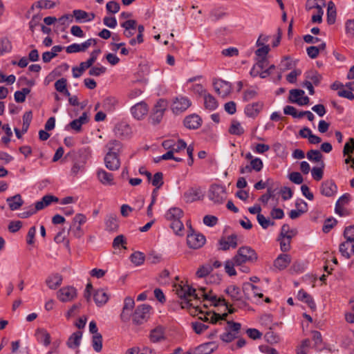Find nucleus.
Masks as SVG:
<instances>
[{
	"instance_id": "nucleus-58",
	"label": "nucleus",
	"mask_w": 354,
	"mask_h": 354,
	"mask_svg": "<svg viewBox=\"0 0 354 354\" xmlns=\"http://www.w3.org/2000/svg\"><path fill=\"white\" fill-rule=\"evenodd\" d=\"M354 151V139L353 138H349V142L344 145L343 149L344 156H352Z\"/></svg>"
},
{
	"instance_id": "nucleus-53",
	"label": "nucleus",
	"mask_w": 354,
	"mask_h": 354,
	"mask_svg": "<svg viewBox=\"0 0 354 354\" xmlns=\"http://www.w3.org/2000/svg\"><path fill=\"white\" fill-rule=\"evenodd\" d=\"M130 259L136 266H140L145 261V255L140 252H136L131 255Z\"/></svg>"
},
{
	"instance_id": "nucleus-30",
	"label": "nucleus",
	"mask_w": 354,
	"mask_h": 354,
	"mask_svg": "<svg viewBox=\"0 0 354 354\" xmlns=\"http://www.w3.org/2000/svg\"><path fill=\"white\" fill-rule=\"evenodd\" d=\"M121 26L124 28V35L127 37H131L136 32L137 21L134 19H129L123 22Z\"/></svg>"
},
{
	"instance_id": "nucleus-40",
	"label": "nucleus",
	"mask_w": 354,
	"mask_h": 354,
	"mask_svg": "<svg viewBox=\"0 0 354 354\" xmlns=\"http://www.w3.org/2000/svg\"><path fill=\"white\" fill-rule=\"evenodd\" d=\"M204 105L207 109L213 111L217 108L218 102L212 95L209 93H205Z\"/></svg>"
},
{
	"instance_id": "nucleus-55",
	"label": "nucleus",
	"mask_w": 354,
	"mask_h": 354,
	"mask_svg": "<svg viewBox=\"0 0 354 354\" xmlns=\"http://www.w3.org/2000/svg\"><path fill=\"white\" fill-rule=\"evenodd\" d=\"M170 227L174 231L175 234L178 235H181L184 230V225L180 219L171 221Z\"/></svg>"
},
{
	"instance_id": "nucleus-7",
	"label": "nucleus",
	"mask_w": 354,
	"mask_h": 354,
	"mask_svg": "<svg viewBox=\"0 0 354 354\" xmlns=\"http://www.w3.org/2000/svg\"><path fill=\"white\" fill-rule=\"evenodd\" d=\"M167 103L163 100H160L154 106L153 112L149 117V121L153 124H159L166 110Z\"/></svg>"
},
{
	"instance_id": "nucleus-19",
	"label": "nucleus",
	"mask_w": 354,
	"mask_h": 354,
	"mask_svg": "<svg viewBox=\"0 0 354 354\" xmlns=\"http://www.w3.org/2000/svg\"><path fill=\"white\" fill-rule=\"evenodd\" d=\"M148 105L145 102H140L131 109L132 115L137 120L142 119L148 113Z\"/></svg>"
},
{
	"instance_id": "nucleus-15",
	"label": "nucleus",
	"mask_w": 354,
	"mask_h": 354,
	"mask_svg": "<svg viewBox=\"0 0 354 354\" xmlns=\"http://www.w3.org/2000/svg\"><path fill=\"white\" fill-rule=\"evenodd\" d=\"M213 86L217 94L222 97L228 95L231 92V85L229 82L223 80H216L213 82Z\"/></svg>"
},
{
	"instance_id": "nucleus-61",
	"label": "nucleus",
	"mask_w": 354,
	"mask_h": 354,
	"mask_svg": "<svg viewBox=\"0 0 354 354\" xmlns=\"http://www.w3.org/2000/svg\"><path fill=\"white\" fill-rule=\"evenodd\" d=\"M310 345V341L309 339H304L300 346L297 349V354H307Z\"/></svg>"
},
{
	"instance_id": "nucleus-20",
	"label": "nucleus",
	"mask_w": 354,
	"mask_h": 354,
	"mask_svg": "<svg viewBox=\"0 0 354 354\" xmlns=\"http://www.w3.org/2000/svg\"><path fill=\"white\" fill-rule=\"evenodd\" d=\"M135 306L134 299L131 297H127L124 300V306L122 311L120 315V319L122 322H127L130 319V311Z\"/></svg>"
},
{
	"instance_id": "nucleus-47",
	"label": "nucleus",
	"mask_w": 354,
	"mask_h": 354,
	"mask_svg": "<svg viewBox=\"0 0 354 354\" xmlns=\"http://www.w3.org/2000/svg\"><path fill=\"white\" fill-rule=\"evenodd\" d=\"M336 10L333 2H330L327 10V22L328 24H333L335 21Z\"/></svg>"
},
{
	"instance_id": "nucleus-6",
	"label": "nucleus",
	"mask_w": 354,
	"mask_h": 354,
	"mask_svg": "<svg viewBox=\"0 0 354 354\" xmlns=\"http://www.w3.org/2000/svg\"><path fill=\"white\" fill-rule=\"evenodd\" d=\"M100 52V49L93 50L91 53L90 58L86 62H81L79 67H73L72 70L73 76L75 78L80 77L86 69L93 64Z\"/></svg>"
},
{
	"instance_id": "nucleus-56",
	"label": "nucleus",
	"mask_w": 354,
	"mask_h": 354,
	"mask_svg": "<svg viewBox=\"0 0 354 354\" xmlns=\"http://www.w3.org/2000/svg\"><path fill=\"white\" fill-rule=\"evenodd\" d=\"M337 223L336 219L333 218H327L323 225L322 231L324 233H328Z\"/></svg>"
},
{
	"instance_id": "nucleus-38",
	"label": "nucleus",
	"mask_w": 354,
	"mask_h": 354,
	"mask_svg": "<svg viewBox=\"0 0 354 354\" xmlns=\"http://www.w3.org/2000/svg\"><path fill=\"white\" fill-rule=\"evenodd\" d=\"M93 299L96 305L101 306L108 301L109 296L103 289H99L95 291Z\"/></svg>"
},
{
	"instance_id": "nucleus-32",
	"label": "nucleus",
	"mask_w": 354,
	"mask_h": 354,
	"mask_svg": "<svg viewBox=\"0 0 354 354\" xmlns=\"http://www.w3.org/2000/svg\"><path fill=\"white\" fill-rule=\"evenodd\" d=\"M35 336L39 342L42 343L45 346L50 345L51 342L50 335L44 328H37Z\"/></svg>"
},
{
	"instance_id": "nucleus-42",
	"label": "nucleus",
	"mask_w": 354,
	"mask_h": 354,
	"mask_svg": "<svg viewBox=\"0 0 354 354\" xmlns=\"http://www.w3.org/2000/svg\"><path fill=\"white\" fill-rule=\"evenodd\" d=\"M62 281V276L59 274H55L49 277L46 279V284L50 289H56L58 286H59Z\"/></svg>"
},
{
	"instance_id": "nucleus-3",
	"label": "nucleus",
	"mask_w": 354,
	"mask_h": 354,
	"mask_svg": "<svg viewBox=\"0 0 354 354\" xmlns=\"http://www.w3.org/2000/svg\"><path fill=\"white\" fill-rule=\"evenodd\" d=\"M151 307L148 304H142L137 306L131 315L133 324L139 326L146 323L150 317Z\"/></svg>"
},
{
	"instance_id": "nucleus-9",
	"label": "nucleus",
	"mask_w": 354,
	"mask_h": 354,
	"mask_svg": "<svg viewBox=\"0 0 354 354\" xmlns=\"http://www.w3.org/2000/svg\"><path fill=\"white\" fill-rule=\"evenodd\" d=\"M209 197L216 203H222L227 198L225 189L221 185H214L210 187Z\"/></svg>"
},
{
	"instance_id": "nucleus-44",
	"label": "nucleus",
	"mask_w": 354,
	"mask_h": 354,
	"mask_svg": "<svg viewBox=\"0 0 354 354\" xmlns=\"http://www.w3.org/2000/svg\"><path fill=\"white\" fill-rule=\"evenodd\" d=\"M228 131L232 135L241 136L244 133V129L239 122L232 120Z\"/></svg>"
},
{
	"instance_id": "nucleus-41",
	"label": "nucleus",
	"mask_w": 354,
	"mask_h": 354,
	"mask_svg": "<svg viewBox=\"0 0 354 354\" xmlns=\"http://www.w3.org/2000/svg\"><path fill=\"white\" fill-rule=\"evenodd\" d=\"M213 270V267L210 262H208L205 264L201 266L196 272V275L198 278H203L207 276Z\"/></svg>"
},
{
	"instance_id": "nucleus-1",
	"label": "nucleus",
	"mask_w": 354,
	"mask_h": 354,
	"mask_svg": "<svg viewBox=\"0 0 354 354\" xmlns=\"http://www.w3.org/2000/svg\"><path fill=\"white\" fill-rule=\"evenodd\" d=\"M174 290L182 300L180 302L182 308H188L193 306V304L191 303L192 298L198 297V295L196 294V289L192 288L187 284H183V282L180 284H175Z\"/></svg>"
},
{
	"instance_id": "nucleus-45",
	"label": "nucleus",
	"mask_w": 354,
	"mask_h": 354,
	"mask_svg": "<svg viewBox=\"0 0 354 354\" xmlns=\"http://www.w3.org/2000/svg\"><path fill=\"white\" fill-rule=\"evenodd\" d=\"M55 3L50 0H40L35 2L32 5L30 10H33L35 7L39 9L52 8L55 6Z\"/></svg>"
},
{
	"instance_id": "nucleus-14",
	"label": "nucleus",
	"mask_w": 354,
	"mask_h": 354,
	"mask_svg": "<svg viewBox=\"0 0 354 354\" xmlns=\"http://www.w3.org/2000/svg\"><path fill=\"white\" fill-rule=\"evenodd\" d=\"M76 297L77 290L73 286L63 287L57 292V297L62 302L71 301Z\"/></svg>"
},
{
	"instance_id": "nucleus-25",
	"label": "nucleus",
	"mask_w": 354,
	"mask_h": 354,
	"mask_svg": "<svg viewBox=\"0 0 354 354\" xmlns=\"http://www.w3.org/2000/svg\"><path fill=\"white\" fill-rule=\"evenodd\" d=\"M263 106V104L261 102L249 104L245 108V113L248 116L254 118L260 113Z\"/></svg>"
},
{
	"instance_id": "nucleus-43",
	"label": "nucleus",
	"mask_w": 354,
	"mask_h": 354,
	"mask_svg": "<svg viewBox=\"0 0 354 354\" xmlns=\"http://www.w3.org/2000/svg\"><path fill=\"white\" fill-rule=\"evenodd\" d=\"M293 235H288L286 236H279V241L280 242L281 250L283 252H288L291 248V239Z\"/></svg>"
},
{
	"instance_id": "nucleus-62",
	"label": "nucleus",
	"mask_w": 354,
	"mask_h": 354,
	"mask_svg": "<svg viewBox=\"0 0 354 354\" xmlns=\"http://www.w3.org/2000/svg\"><path fill=\"white\" fill-rule=\"evenodd\" d=\"M73 14L77 21L84 20L87 21V17H89V14L82 10H74Z\"/></svg>"
},
{
	"instance_id": "nucleus-26",
	"label": "nucleus",
	"mask_w": 354,
	"mask_h": 354,
	"mask_svg": "<svg viewBox=\"0 0 354 354\" xmlns=\"http://www.w3.org/2000/svg\"><path fill=\"white\" fill-rule=\"evenodd\" d=\"M97 178L101 183L105 185H113L114 177L111 173H109L104 169H99L97 172Z\"/></svg>"
},
{
	"instance_id": "nucleus-8",
	"label": "nucleus",
	"mask_w": 354,
	"mask_h": 354,
	"mask_svg": "<svg viewBox=\"0 0 354 354\" xmlns=\"http://www.w3.org/2000/svg\"><path fill=\"white\" fill-rule=\"evenodd\" d=\"M225 292L238 308H242L247 306V303L242 298V294L239 287L233 285L230 286L225 289Z\"/></svg>"
},
{
	"instance_id": "nucleus-57",
	"label": "nucleus",
	"mask_w": 354,
	"mask_h": 354,
	"mask_svg": "<svg viewBox=\"0 0 354 354\" xmlns=\"http://www.w3.org/2000/svg\"><path fill=\"white\" fill-rule=\"evenodd\" d=\"M257 219L260 225L263 229H267L270 225H274V223L271 221L269 218H266L263 214H259L257 216Z\"/></svg>"
},
{
	"instance_id": "nucleus-54",
	"label": "nucleus",
	"mask_w": 354,
	"mask_h": 354,
	"mask_svg": "<svg viewBox=\"0 0 354 354\" xmlns=\"http://www.w3.org/2000/svg\"><path fill=\"white\" fill-rule=\"evenodd\" d=\"M307 158L310 161L319 162L322 158V154L319 150L311 149L307 152Z\"/></svg>"
},
{
	"instance_id": "nucleus-17",
	"label": "nucleus",
	"mask_w": 354,
	"mask_h": 354,
	"mask_svg": "<svg viewBox=\"0 0 354 354\" xmlns=\"http://www.w3.org/2000/svg\"><path fill=\"white\" fill-rule=\"evenodd\" d=\"M203 296H204L205 299H209L214 306H225L230 314H232L236 311L235 308L232 307V305L227 302L223 297H217V296H210L205 292H203Z\"/></svg>"
},
{
	"instance_id": "nucleus-33",
	"label": "nucleus",
	"mask_w": 354,
	"mask_h": 354,
	"mask_svg": "<svg viewBox=\"0 0 354 354\" xmlns=\"http://www.w3.org/2000/svg\"><path fill=\"white\" fill-rule=\"evenodd\" d=\"M88 121L86 113H83L82 115L78 118L71 122L68 127L73 129L76 132H80L82 130V126L87 123Z\"/></svg>"
},
{
	"instance_id": "nucleus-35",
	"label": "nucleus",
	"mask_w": 354,
	"mask_h": 354,
	"mask_svg": "<svg viewBox=\"0 0 354 354\" xmlns=\"http://www.w3.org/2000/svg\"><path fill=\"white\" fill-rule=\"evenodd\" d=\"M149 339L151 342L156 343L165 339V332L162 326H157L151 330Z\"/></svg>"
},
{
	"instance_id": "nucleus-31",
	"label": "nucleus",
	"mask_w": 354,
	"mask_h": 354,
	"mask_svg": "<svg viewBox=\"0 0 354 354\" xmlns=\"http://www.w3.org/2000/svg\"><path fill=\"white\" fill-rule=\"evenodd\" d=\"M201 118L196 114L187 116L184 120L185 126L190 129H195L201 126Z\"/></svg>"
},
{
	"instance_id": "nucleus-22",
	"label": "nucleus",
	"mask_w": 354,
	"mask_h": 354,
	"mask_svg": "<svg viewBox=\"0 0 354 354\" xmlns=\"http://www.w3.org/2000/svg\"><path fill=\"white\" fill-rule=\"evenodd\" d=\"M104 160L106 167L110 171H116L120 167V156L106 154Z\"/></svg>"
},
{
	"instance_id": "nucleus-51",
	"label": "nucleus",
	"mask_w": 354,
	"mask_h": 354,
	"mask_svg": "<svg viewBox=\"0 0 354 354\" xmlns=\"http://www.w3.org/2000/svg\"><path fill=\"white\" fill-rule=\"evenodd\" d=\"M306 78L310 80L313 84L317 86L320 83L322 77L317 71H310L306 73Z\"/></svg>"
},
{
	"instance_id": "nucleus-50",
	"label": "nucleus",
	"mask_w": 354,
	"mask_h": 354,
	"mask_svg": "<svg viewBox=\"0 0 354 354\" xmlns=\"http://www.w3.org/2000/svg\"><path fill=\"white\" fill-rule=\"evenodd\" d=\"M92 345L96 352L101 351L102 348V337L101 334L96 333L93 336Z\"/></svg>"
},
{
	"instance_id": "nucleus-34",
	"label": "nucleus",
	"mask_w": 354,
	"mask_h": 354,
	"mask_svg": "<svg viewBox=\"0 0 354 354\" xmlns=\"http://www.w3.org/2000/svg\"><path fill=\"white\" fill-rule=\"evenodd\" d=\"M269 62L268 58L258 59L257 63L254 65L250 71V75L253 77L258 76L259 71H262L264 68H268Z\"/></svg>"
},
{
	"instance_id": "nucleus-48",
	"label": "nucleus",
	"mask_w": 354,
	"mask_h": 354,
	"mask_svg": "<svg viewBox=\"0 0 354 354\" xmlns=\"http://www.w3.org/2000/svg\"><path fill=\"white\" fill-rule=\"evenodd\" d=\"M30 89L28 88H23L21 91H17L15 93V100L18 103H22L26 100V95L29 94Z\"/></svg>"
},
{
	"instance_id": "nucleus-12",
	"label": "nucleus",
	"mask_w": 354,
	"mask_h": 354,
	"mask_svg": "<svg viewBox=\"0 0 354 354\" xmlns=\"http://www.w3.org/2000/svg\"><path fill=\"white\" fill-rule=\"evenodd\" d=\"M204 194L200 187H190L183 194V198L186 203H193L201 200Z\"/></svg>"
},
{
	"instance_id": "nucleus-11",
	"label": "nucleus",
	"mask_w": 354,
	"mask_h": 354,
	"mask_svg": "<svg viewBox=\"0 0 354 354\" xmlns=\"http://www.w3.org/2000/svg\"><path fill=\"white\" fill-rule=\"evenodd\" d=\"M97 40L95 39H88L86 41L79 44H73L66 47V51L67 53H75L78 52H85L90 46H95Z\"/></svg>"
},
{
	"instance_id": "nucleus-16",
	"label": "nucleus",
	"mask_w": 354,
	"mask_h": 354,
	"mask_svg": "<svg viewBox=\"0 0 354 354\" xmlns=\"http://www.w3.org/2000/svg\"><path fill=\"white\" fill-rule=\"evenodd\" d=\"M187 243L189 248L198 249L205 244V238L201 234L191 233L187 235Z\"/></svg>"
},
{
	"instance_id": "nucleus-5",
	"label": "nucleus",
	"mask_w": 354,
	"mask_h": 354,
	"mask_svg": "<svg viewBox=\"0 0 354 354\" xmlns=\"http://www.w3.org/2000/svg\"><path fill=\"white\" fill-rule=\"evenodd\" d=\"M191 105L192 102L187 97L179 95L173 99L171 109L174 114L178 115L185 111Z\"/></svg>"
},
{
	"instance_id": "nucleus-18",
	"label": "nucleus",
	"mask_w": 354,
	"mask_h": 354,
	"mask_svg": "<svg viewBox=\"0 0 354 354\" xmlns=\"http://www.w3.org/2000/svg\"><path fill=\"white\" fill-rule=\"evenodd\" d=\"M237 235L232 234L227 237H223L219 240L220 250L226 251L230 248H236L238 245Z\"/></svg>"
},
{
	"instance_id": "nucleus-28",
	"label": "nucleus",
	"mask_w": 354,
	"mask_h": 354,
	"mask_svg": "<svg viewBox=\"0 0 354 354\" xmlns=\"http://www.w3.org/2000/svg\"><path fill=\"white\" fill-rule=\"evenodd\" d=\"M321 193L326 196H332L337 191V186L333 180H326L321 186Z\"/></svg>"
},
{
	"instance_id": "nucleus-37",
	"label": "nucleus",
	"mask_w": 354,
	"mask_h": 354,
	"mask_svg": "<svg viewBox=\"0 0 354 354\" xmlns=\"http://www.w3.org/2000/svg\"><path fill=\"white\" fill-rule=\"evenodd\" d=\"M9 207L11 210L19 209L24 204V201L20 194H16L14 196L9 197L6 199Z\"/></svg>"
},
{
	"instance_id": "nucleus-4",
	"label": "nucleus",
	"mask_w": 354,
	"mask_h": 354,
	"mask_svg": "<svg viewBox=\"0 0 354 354\" xmlns=\"http://www.w3.org/2000/svg\"><path fill=\"white\" fill-rule=\"evenodd\" d=\"M227 324L225 332L220 335V338L223 342L230 343L239 337L241 329V324L233 321H227Z\"/></svg>"
},
{
	"instance_id": "nucleus-64",
	"label": "nucleus",
	"mask_w": 354,
	"mask_h": 354,
	"mask_svg": "<svg viewBox=\"0 0 354 354\" xmlns=\"http://www.w3.org/2000/svg\"><path fill=\"white\" fill-rule=\"evenodd\" d=\"M86 221H87V218H86V215H84L83 214H80V213L77 214L73 218V221H72L73 226H75L77 224L80 225H82L84 223H86Z\"/></svg>"
},
{
	"instance_id": "nucleus-21",
	"label": "nucleus",
	"mask_w": 354,
	"mask_h": 354,
	"mask_svg": "<svg viewBox=\"0 0 354 354\" xmlns=\"http://www.w3.org/2000/svg\"><path fill=\"white\" fill-rule=\"evenodd\" d=\"M343 235L346 241L342 243L341 249L342 250V251L343 252H345L346 248H344V247H348V244H351L352 243H354V225H350L346 227L344 229ZM351 250L354 253V244L351 245Z\"/></svg>"
},
{
	"instance_id": "nucleus-36",
	"label": "nucleus",
	"mask_w": 354,
	"mask_h": 354,
	"mask_svg": "<svg viewBox=\"0 0 354 354\" xmlns=\"http://www.w3.org/2000/svg\"><path fill=\"white\" fill-rule=\"evenodd\" d=\"M82 337V332L80 330L73 333L68 339L66 344L68 348H77L81 342Z\"/></svg>"
},
{
	"instance_id": "nucleus-27",
	"label": "nucleus",
	"mask_w": 354,
	"mask_h": 354,
	"mask_svg": "<svg viewBox=\"0 0 354 354\" xmlns=\"http://www.w3.org/2000/svg\"><path fill=\"white\" fill-rule=\"evenodd\" d=\"M297 298L299 301L306 303L311 310H315L316 309V304L313 298L305 290H300L297 293Z\"/></svg>"
},
{
	"instance_id": "nucleus-2",
	"label": "nucleus",
	"mask_w": 354,
	"mask_h": 354,
	"mask_svg": "<svg viewBox=\"0 0 354 354\" xmlns=\"http://www.w3.org/2000/svg\"><path fill=\"white\" fill-rule=\"evenodd\" d=\"M234 257L236 263V266H241L247 263H253L258 260L257 253L249 246H242L239 248Z\"/></svg>"
},
{
	"instance_id": "nucleus-24",
	"label": "nucleus",
	"mask_w": 354,
	"mask_h": 354,
	"mask_svg": "<svg viewBox=\"0 0 354 354\" xmlns=\"http://www.w3.org/2000/svg\"><path fill=\"white\" fill-rule=\"evenodd\" d=\"M105 147L107 151L106 154L120 156V153H121L122 149V145L118 140H111L109 142H107Z\"/></svg>"
},
{
	"instance_id": "nucleus-13",
	"label": "nucleus",
	"mask_w": 354,
	"mask_h": 354,
	"mask_svg": "<svg viewBox=\"0 0 354 354\" xmlns=\"http://www.w3.org/2000/svg\"><path fill=\"white\" fill-rule=\"evenodd\" d=\"M201 315L198 317V319L203 322H208L211 324H216L219 320H225L227 316V313H225L222 315L214 313V312H206L203 313L202 311L199 312Z\"/></svg>"
},
{
	"instance_id": "nucleus-29",
	"label": "nucleus",
	"mask_w": 354,
	"mask_h": 354,
	"mask_svg": "<svg viewBox=\"0 0 354 354\" xmlns=\"http://www.w3.org/2000/svg\"><path fill=\"white\" fill-rule=\"evenodd\" d=\"M106 230L110 232H115L119 227L118 217L115 214H109L105 219Z\"/></svg>"
},
{
	"instance_id": "nucleus-23",
	"label": "nucleus",
	"mask_w": 354,
	"mask_h": 354,
	"mask_svg": "<svg viewBox=\"0 0 354 354\" xmlns=\"http://www.w3.org/2000/svg\"><path fill=\"white\" fill-rule=\"evenodd\" d=\"M291 262V257L288 254H281L274 261V266L280 270L286 268Z\"/></svg>"
},
{
	"instance_id": "nucleus-63",
	"label": "nucleus",
	"mask_w": 354,
	"mask_h": 354,
	"mask_svg": "<svg viewBox=\"0 0 354 354\" xmlns=\"http://www.w3.org/2000/svg\"><path fill=\"white\" fill-rule=\"evenodd\" d=\"M186 147V142L183 140L179 139L176 143L174 142L171 151H172L173 153L174 154V153H178L180 152L182 150L185 149Z\"/></svg>"
},
{
	"instance_id": "nucleus-39",
	"label": "nucleus",
	"mask_w": 354,
	"mask_h": 354,
	"mask_svg": "<svg viewBox=\"0 0 354 354\" xmlns=\"http://www.w3.org/2000/svg\"><path fill=\"white\" fill-rule=\"evenodd\" d=\"M183 216V212L178 207L170 208L166 213V218L171 222L180 219Z\"/></svg>"
},
{
	"instance_id": "nucleus-46",
	"label": "nucleus",
	"mask_w": 354,
	"mask_h": 354,
	"mask_svg": "<svg viewBox=\"0 0 354 354\" xmlns=\"http://www.w3.org/2000/svg\"><path fill=\"white\" fill-rule=\"evenodd\" d=\"M236 266L234 257L232 259L227 260L225 263V271L229 276H235L236 274L234 266Z\"/></svg>"
},
{
	"instance_id": "nucleus-59",
	"label": "nucleus",
	"mask_w": 354,
	"mask_h": 354,
	"mask_svg": "<svg viewBox=\"0 0 354 354\" xmlns=\"http://www.w3.org/2000/svg\"><path fill=\"white\" fill-rule=\"evenodd\" d=\"M116 103L117 100L114 97H107L104 100L102 106L105 110L113 111Z\"/></svg>"
},
{
	"instance_id": "nucleus-49",
	"label": "nucleus",
	"mask_w": 354,
	"mask_h": 354,
	"mask_svg": "<svg viewBox=\"0 0 354 354\" xmlns=\"http://www.w3.org/2000/svg\"><path fill=\"white\" fill-rule=\"evenodd\" d=\"M32 118V111H26L23 115L22 133L27 132Z\"/></svg>"
},
{
	"instance_id": "nucleus-10",
	"label": "nucleus",
	"mask_w": 354,
	"mask_h": 354,
	"mask_svg": "<svg viewBox=\"0 0 354 354\" xmlns=\"http://www.w3.org/2000/svg\"><path fill=\"white\" fill-rule=\"evenodd\" d=\"M289 100L292 103L304 106L308 104L310 99L308 96H304L303 90L292 89L290 91Z\"/></svg>"
},
{
	"instance_id": "nucleus-60",
	"label": "nucleus",
	"mask_w": 354,
	"mask_h": 354,
	"mask_svg": "<svg viewBox=\"0 0 354 354\" xmlns=\"http://www.w3.org/2000/svg\"><path fill=\"white\" fill-rule=\"evenodd\" d=\"M208 326L203 323L195 322H192V328L196 334H201L208 328Z\"/></svg>"
},
{
	"instance_id": "nucleus-52",
	"label": "nucleus",
	"mask_w": 354,
	"mask_h": 354,
	"mask_svg": "<svg viewBox=\"0 0 354 354\" xmlns=\"http://www.w3.org/2000/svg\"><path fill=\"white\" fill-rule=\"evenodd\" d=\"M151 184L156 189H160L164 183L163 174L162 172H156L151 180Z\"/></svg>"
}]
</instances>
